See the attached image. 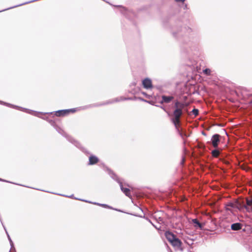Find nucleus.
<instances>
[{"instance_id":"473e14b6","label":"nucleus","mask_w":252,"mask_h":252,"mask_svg":"<svg viewBox=\"0 0 252 252\" xmlns=\"http://www.w3.org/2000/svg\"><path fill=\"white\" fill-rule=\"evenodd\" d=\"M146 220H147L149 222H150L152 224L153 223L150 219H149L148 218H146Z\"/></svg>"},{"instance_id":"7c9ffc66","label":"nucleus","mask_w":252,"mask_h":252,"mask_svg":"<svg viewBox=\"0 0 252 252\" xmlns=\"http://www.w3.org/2000/svg\"><path fill=\"white\" fill-rule=\"evenodd\" d=\"M227 206H230V207H233V203H229L227 205Z\"/></svg>"},{"instance_id":"f704fd0d","label":"nucleus","mask_w":252,"mask_h":252,"mask_svg":"<svg viewBox=\"0 0 252 252\" xmlns=\"http://www.w3.org/2000/svg\"><path fill=\"white\" fill-rule=\"evenodd\" d=\"M140 100H141L142 101H146V102H147V101H146V100H144V99H141V98H140Z\"/></svg>"},{"instance_id":"f03ea898","label":"nucleus","mask_w":252,"mask_h":252,"mask_svg":"<svg viewBox=\"0 0 252 252\" xmlns=\"http://www.w3.org/2000/svg\"><path fill=\"white\" fill-rule=\"evenodd\" d=\"M0 103L2 104L5 105H6L7 106H9V107H12V108H16V109H19V110H20L21 111L26 112H27L28 113L31 114L33 115L34 116H35L41 118L43 119L46 120L48 121L47 120V117H40L39 116V115L40 114V112L33 111L31 110L27 109L26 108H22V107H19L18 106H15V105H12V104H11L10 103H5V102H2V101H0Z\"/></svg>"},{"instance_id":"4468645a","label":"nucleus","mask_w":252,"mask_h":252,"mask_svg":"<svg viewBox=\"0 0 252 252\" xmlns=\"http://www.w3.org/2000/svg\"><path fill=\"white\" fill-rule=\"evenodd\" d=\"M74 199H78V200H82L83 201H84V202H89L90 203H92V204H95V205H98V206H102L104 208H109V209H112L113 208L107 204H100V203H96V202H92L91 201H87V200H83V199H78L77 198H74Z\"/></svg>"},{"instance_id":"7ed1b4c3","label":"nucleus","mask_w":252,"mask_h":252,"mask_svg":"<svg viewBox=\"0 0 252 252\" xmlns=\"http://www.w3.org/2000/svg\"><path fill=\"white\" fill-rule=\"evenodd\" d=\"M174 107L175 109L173 113L174 116L173 118L180 119L181 116L183 114V109L184 107V104L177 100L175 102Z\"/></svg>"},{"instance_id":"a878e982","label":"nucleus","mask_w":252,"mask_h":252,"mask_svg":"<svg viewBox=\"0 0 252 252\" xmlns=\"http://www.w3.org/2000/svg\"><path fill=\"white\" fill-rule=\"evenodd\" d=\"M141 93L147 98H150L151 95L149 94H148L145 92H141Z\"/></svg>"},{"instance_id":"393cba45","label":"nucleus","mask_w":252,"mask_h":252,"mask_svg":"<svg viewBox=\"0 0 252 252\" xmlns=\"http://www.w3.org/2000/svg\"><path fill=\"white\" fill-rule=\"evenodd\" d=\"M247 205L248 206L252 205V198L251 199H247Z\"/></svg>"},{"instance_id":"c9c22d12","label":"nucleus","mask_w":252,"mask_h":252,"mask_svg":"<svg viewBox=\"0 0 252 252\" xmlns=\"http://www.w3.org/2000/svg\"><path fill=\"white\" fill-rule=\"evenodd\" d=\"M173 35L175 36H176V34L175 33H173Z\"/></svg>"},{"instance_id":"9b49d317","label":"nucleus","mask_w":252,"mask_h":252,"mask_svg":"<svg viewBox=\"0 0 252 252\" xmlns=\"http://www.w3.org/2000/svg\"><path fill=\"white\" fill-rule=\"evenodd\" d=\"M98 161H99V159L97 157H96L93 155H91L89 157V158L88 165L95 164L96 163H97L98 162Z\"/></svg>"},{"instance_id":"cd10ccee","label":"nucleus","mask_w":252,"mask_h":252,"mask_svg":"<svg viewBox=\"0 0 252 252\" xmlns=\"http://www.w3.org/2000/svg\"><path fill=\"white\" fill-rule=\"evenodd\" d=\"M152 225H153L155 228H156L157 229L159 230V229H160V227H158L157 226H156V225H154L153 223H152Z\"/></svg>"},{"instance_id":"a211bd4d","label":"nucleus","mask_w":252,"mask_h":252,"mask_svg":"<svg viewBox=\"0 0 252 252\" xmlns=\"http://www.w3.org/2000/svg\"><path fill=\"white\" fill-rule=\"evenodd\" d=\"M242 228V224L240 223H235L231 224V228L233 230H239Z\"/></svg>"},{"instance_id":"e433bc0d","label":"nucleus","mask_w":252,"mask_h":252,"mask_svg":"<svg viewBox=\"0 0 252 252\" xmlns=\"http://www.w3.org/2000/svg\"><path fill=\"white\" fill-rule=\"evenodd\" d=\"M187 4H185V8H187Z\"/></svg>"},{"instance_id":"ddd939ff","label":"nucleus","mask_w":252,"mask_h":252,"mask_svg":"<svg viewBox=\"0 0 252 252\" xmlns=\"http://www.w3.org/2000/svg\"><path fill=\"white\" fill-rule=\"evenodd\" d=\"M165 236L170 243L176 238V236L173 233L170 231H166L165 233Z\"/></svg>"},{"instance_id":"2f4dec72","label":"nucleus","mask_w":252,"mask_h":252,"mask_svg":"<svg viewBox=\"0 0 252 252\" xmlns=\"http://www.w3.org/2000/svg\"><path fill=\"white\" fill-rule=\"evenodd\" d=\"M183 137H181L182 138H184V136L187 137V135L186 133H182Z\"/></svg>"},{"instance_id":"5701e85b","label":"nucleus","mask_w":252,"mask_h":252,"mask_svg":"<svg viewBox=\"0 0 252 252\" xmlns=\"http://www.w3.org/2000/svg\"><path fill=\"white\" fill-rule=\"evenodd\" d=\"M49 123L50 124L51 126H52L55 128V127H57L58 126L56 125L55 122L52 120H49Z\"/></svg>"},{"instance_id":"aec40b11","label":"nucleus","mask_w":252,"mask_h":252,"mask_svg":"<svg viewBox=\"0 0 252 252\" xmlns=\"http://www.w3.org/2000/svg\"><path fill=\"white\" fill-rule=\"evenodd\" d=\"M4 229H5V232H6V234H7V237H8V240H9V243H10V244L11 247V248H12V247H13V246H14L13 243V242H12V240H11V238H10V236L9 235V234H8V233L7 231H6V228H4Z\"/></svg>"},{"instance_id":"423d86ee","label":"nucleus","mask_w":252,"mask_h":252,"mask_svg":"<svg viewBox=\"0 0 252 252\" xmlns=\"http://www.w3.org/2000/svg\"><path fill=\"white\" fill-rule=\"evenodd\" d=\"M220 135L218 134H215L213 135L211 138V141L213 146L216 148L218 147L219 143L220 141Z\"/></svg>"},{"instance_id":"bb28decb","label":"nucleus","mask_w":252,"mask_h":252,"mask_svg":"<svg viewBox=\"0 0 252 252\" xmlns=\"http://www.w3.org/2000/svg\"><path fill=\"white\" fill-rule=\"evenodd\" d=\"M58 194L59 195H61V196H66V195H63V194ZM66 197L73 198V195L72 194V195H70V196H66Z\"/></svg>"},{"instance_id":"6ab92c4d","label":"nucleus","mask_w":252,"mask_h":252,"mask_svg":"<svg viewBox=\"0 0 252 252\" xmlns=\"http://www.w3.org/2000/svg\"><path fill=\"white\" fill-rule=\"evenodd\" d=\"M220 154V152L217 150H214L212 151V155L214 157H217Z\"/></svg>"},{"instance_id":"412c9836","label":"nucleus","mask_w":252,"mask_h":252,"mask_svg":"<svg viewBox=\"0 0 252 252\" xmlns=\"http://www.w3.org/2000/svg\"><path fill=\"white\" fill-rule=\"evenodd\" d=\"M203 72L206 75H210L211 71L209 68H206L203 70Z\"/></svg>"},{"instance_id":"72a5a7b5","label":"nucleus","mask_w":252,"mask_h":252,"mask_svg":"<svg viewBox=\"0 0 252 252\" xmlns=\"http://www.w3.org/2000/svg\"><path fill=\"white\" fill-rule=\"evenodd\" d=\"M175 0L177 1V2L181 1V2H183L185 1V0Z\"/></svg>"},{"instance_id":"2eb2a0df","label":"nucleus","mask_w":252,"mask_h":252,"mask_svg":"<svg viewBox=\"0 0 252 252\" xmlns=\"http://www.w3.org/2000/svg\"><path fill=\"white\" fill-rule=\"evenodd\" d=\"M192 222L193 224L194 227L196 229L199 228L201 230L203 229L204 225L202 224H201V223H200L197 219H192Z\"/></svg>"},{"instance_id":"4be33fe9","label":"nucleus","mask_w":252,"mask_h":252,"mask_svg":"<svg viewBox=\"0 0 252 252\" xmlns=\"http://www.w3.org/2000/svg\"><path fill=\"white\" fill-rule=\"evenodd\" d=\"M251 206L244 205L243 206V208L246 209V211L248 212H251L252 211V207H250Z\"/></svg>"},{"instance_id":"9d476101","label":"nucleus","mask_w":252,"mask_h":252,"mask_svg":"<svg viewBox=\"0 0 252 252\" xmlns=\"http://www.w3.org/2000/svg\"><path fill=\"white\" fill-rule=\"evenodd\" d=\"M172 123L174 124L175 127H176V129H177V131H178V134L180 135V136L181 137H183V134H182V132H181L178 127V126L180 124V118H178V119H176V118H173L172 119Z\"/></svg>"},{"instance_id":"c85d7f7f","label":"nucleus","mask_w":252,"mask_h":252,"mask_svg":"<svg viewBox=\"0 0 252 252\" xmlns=\"http://www.w3.org/2000/svg\"><path fill=\"white\" fill-rule=\"evenodd\" d=\"M157 106L159 107V106H158V105H157ZM160 107L161 108H162V109H163L165 112H166V113H167V111H166V110L164 107H163L162 106H160Z\"/></svg>"},{"instance_id":"f257e3e1","label":"nucleus","mask_w":252,"mask_h":252,"mask_svg":"<svg viewBox=\"0 0 252 252\" xmlns=\"http://www.w3.org/2000/svg\"><path fill=\"white\" fill-rule=\"evenodd\" d=\"M55 129L60 134L66 137L69 142L73 144L77 148L80 149L84 153L88 154H89L85 148L81 146V144L78 141H76L73 138L68 136L61 127L59 126L55 127Z\"/></svg>"},{"instance_id":"b1692460","label":"nucleus","mask_w":252,"mask_h":252,"mask_svg":"<svg viewBox=\"0 0 252 252\" xmlns=\"http://www.w3.org/2000/svg\"><path fill=\"white\" fill-rule=\"evenodd\" d=\"M192 113L195 116H197L198 114V110L197 109H193L192 111Z\"/></svg>"},{"instance_id":"1a4fd4ad","label":"nucleus","mask_w":252,"mask_h":252,"mask_svg":"<svg viewBox=\"0 0 252 252\" xmlns=\"http://www.w3.org/2000/svg\"><path fill=\"white\" fill-rule=\"evenodd\" d=\"M173 98L174 97L172 96H166L163 95L161 96V100L160 101V103H168L170 102L173 99Z\"/></svg>"},{"instance_id":"c756f323","label":"nucleus","mask_w":252,"mask_h":252,"mask_svg":"<svg viewBox=\"0 0 252 252\" xmlns=\"http://www.w3.org/2000/svg\"><path fill=\"white\" fill-rule=\"evenodd\" d=\"M160 222H162V219L160 217L158 218V222L160 223Z\"/></svg>"},{"instance_id":"39448f33","label":"nucleus","mask_w":252,"mask_h":252,"mask_svg":"<svg viewBox=\"0 0 252 252\" xmlns=\"http://www.w3.org/2000/svg\"><path fill=\"white\" fill-rule=\"evenodd\" d=\"M76 111L75 108L69 109H65V110H60L56 111V115L57 116H65L69 112H75Z\"/></svg>"},{"instance_id":"0eeeda50","label":"nucleus","mask_w":252,"mask_h":252,"mask_svg":"<svg viewBox=\"0 0 252 252\" xmlns=\"http://www.w3.org/2000/svg\"><path fill=\"white\" fill-rule=\"evenodd\" d=\"M128 99L129 98H123V97H121L120 99H119L118 98H116L113 99L112 100L108 101H107V102L102 104V105L108 104H110V103H114V102H118V101H121V100H126V99ZM100 105H101V104H100ZM99 106V105H90V106H86L85 108H90V107H93V106Z\"/></svg>"},{"instance_id":"f8f14e48","label":"nucleus","mask_w":252,"mask_h":252,"mask_svg":"<svg viewBox=\"0 0 252 252\" xmlns=\"http://www.w3.org/2000/svg\"><path fill=\"white\" fill-rule=\"evenodd\" d=\"M118 183L120 185L121 190L125 194V195L128 197L131 196L130 189L128 188H124L122 183L121 181H118Z\"/></svg>"},{"instance_id":"20e7f679","label":"nucleus","mask_w":252,"mask_h":252,"mask_svg":"<svg viewBox=\"0 0 252 252\" xmlns=\"http://www.w3.org/2000/svg\"><path fill=\"white\" fill-rule=\"evenodd\" d=\"M192 31L191 28L187 27L182 28L181 30L178 32L177 34L179 36H188L190 35Z\"/></svg>"},{"instance_id":"f3484780","label":"nucleus","mask_w":252,"mask_h":252,"mask_svg":"<svg viewBox=\"0 0 252 252\" xmlns=\"http://www.w3.org/2000/svg\"><path fill=\"white\" fill-rule=\"evenodd\" d=\"M107 170L108 172V174L113 179L116 181L118 183V181H120L118 177L112 170L109 168H107Z\"/></svg>"},{"instance_id":"dca6fc26","label":"nucleus","mask_w":252,"mask_h":252,"mask_svg":"<svg viewBox=\"0 0 252 252\" xmlns=\"http://www.w3.org/2000/svg\"><path fill=\"white\" fill-rule=\"evenodd\" d=\"M171 244L174 247L178 248L181 247L182 242L178 238H175L171 243Z\"/></svg>"},{"instance_id":"6e6552de","label":"nucleus","mask_w":252,"mask_h":252,"mask_svg":"<svg viewBox=\"0 0 252 252\" xmlns=\"http://www.w3.org/2000/svg\"><path fill=\"white\" fill-rule=\"evenodd\" d=\"M142 84L144 88L146 89H151L153 87L152 81L149 78H145L142 81Z\"/></svg>"}]
</instances>
